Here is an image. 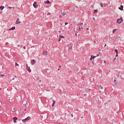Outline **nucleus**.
I'll use <instances>...</instances> for the list:
<instances>
[{
  "label": "nucleus",
  "instance_id": "20",
  "mask_svg": "<svg viewBox=\"0 0 124 124\" xmlns=\"http://www.w3.org/2000/svg\"><path fill=\"white\" fill-rule=\"evenodd\" d=\"M61 15H62V16H65V13H61Z\"/></svg>",
  "mask_w": 124,
  "mask_h": 124
},
{
  "label": "nucleus",
  "instance_id": "3",
  "mask_svg": "<svg viewBox=\"0 0 124 124\" xmlns=\"http://www.w3.org/2000/svg\"><path fill=\"white\" fill-rule=\"evenodd\" d=\"M21 23H22V22H21V20H20V18H17L16 21V25H18L19 24H21Z\"/></svg>",
  "mask_w": 124,
  "mask_h": 124
},
{
  "label": "nucleus",
  "instance_id": "41",
  "mask_svg": "<svg viewBox=\"0 0 124 124\" xmlns=\"http://www.w3.org/2000/svg\"><path fill=\"white\" fill-rule=\"evenodd\" d=\"M61 67H62L61 66H59V68H61Z\"/></svg>",
  "mask_w": 124,
  "mask_h": 124
},
{
  "label": "nucleus",
  "instance_id": "8",
  "mask_svg": "<svg viewBox=\"0 0 124 124\" xmlns=\"http://www.w3.org/2000/svg\"><path fill=\"white\" fill-rule=\"evenodd\" d=\"M44 3L45 4H51V2L50 1H49V0H47L46 1L44 2Z\"/></svg>",
  "mask_w": 124,
  "mask_h": 124
},
{
  "label": "nucleus",
  "instance_id": "17",
  "mask_svg": "<svg viewBox=\"0 0 124 124\" xmlns=\"http://www.w3.org/2000/svg\"><path fill=\"white\" fill-rule=\"evenodd\" d=\"M97 10H94L93 13V14H95V13H96V12H97Z\"/></svg>",
  "mask_w": 124,
  "mask_h": 124
},
{
  "label": "nucleus",
  "instance_id": "35",
  "mask_svg": "<svg viewBox=\"0 0 124 124\" xmlns=\"http://www.w3.org/2000/svg\"><path fill=\"white\" fill-rule=\"evenodd\" d=\"M93 20H95V18L94 17H93Z\"/></svg>",
  "mask_w": 124,
  "mask_h": 124
},
{
  "label": "nucleus",
  "instance_id": "2",
  "mask_svg": "<svg viewBox=\"0 0 124 124\" xmlns=\"http://www.w3.org/2000/svg\"><path fill=\"white\" fill-rule=\"evenodd\" d=\"M29 120H31V117L28 116L27 118H25V119L22 120L23 123H26L27 121H29Z\"/></svg>",
  "mask_w": 124,
  "mask_h": 124
},
{
  "label": "nucleus",
  "instance_id": "28",
  "mask_svg": "<svg viewBox=\"0 0 124 124\" xmlns=\"http://www.w3.org/2000/svg\"><path fill=\"white\" fill-rule=\"evenodd\" d=\"M23 49H26V46H23Z\"/></svg>",
  "mask_w": 124,
  "mask_h": 124
},
{
  "label": "nucleus",
  "instance_id": "29",
  "mask_svg": "<svg viewBox=\"0 0 124 124\" xmlns=\"http://www.w3.org/2000/svg\"><path fill=\"white\" fill-rule=\"evenodd\" d=\"M118 54L116 53V57H118Z\"/></svg>",
  "mask_w": 124,
  "mask_h": 124
},
{
  "label": "nucleus",
  "instance_id": "36",
  "mask_svg": "<svg viewBox=\"0 0 124 124\" xmlns=\"http://www.w3.org/2000/svg\"><path fill=\"white\" fill-rule=\"evenodd\" d=\"M94 43H96V41H94Z\"/></svg>",
  "mask_w": 124,
  "mask_h": 124
},
{
  "label": "nucleus",
  "instance_id": "49",
  "mask_svg": "<svg viewBox=\"0 0 124 124\" xmlns=\"http://www.w3.org/2000/svg\"><path fill=\"white\" fill-rule=\"evenodd\" d=\"M72 117H73V115H72Z\"/></svg>",
  "mask_w": 124,
  "mask_h": 124
},
{
  "label": "nucleus",
  "instance_id": "24",
  "mask_svg": "<svg viewBox=\"0 0 124 124\" xmlns=\"http://www.w3.org/2000/svg\"><path fill=\"white\" fill-rule=\"evenodd\" d=\"M8 8H9V9H11L13 8V9H14V7H8Z\"/></svg>",
  "mask_w": 124,
  "mask_h": 124
},
{
  "label": "nucleus",
  "instance_id": "5",
  "mask_svg": "<svg viewBox=\"0 0 124 124\" xmlns=\"http://www.w3.org/2000/svg\"><path fill=\"white\" fill-rule=\"evenodd\" d=\"M26 69L29 71V72H31V68L28 65V64H26Z\"/></svg>",
  "mask_w": 124,
  "mask_h": 124
},
{
  "label": "nucleus",
  "instance_id": "16",
  "mask_svg": "<svg viewBox=\"0 0 124 124\" xmlns=\"http://www.w3.org/2000/svg\"><path fill=\"white\" fill-rule=\"evenodd\" d=\"M100 5L102 7V8H103V3H100Z\"/></svg>",
  "mask_w": 124,
  "mask_h": 124
},
{
  "label": "nucleus",
  "instance_id": "21",
  "mask_svg": "<svg viewBox=\"0 0 124 124\" xmlns=\"http://www.w3.org/2000/svg\"><path fill=\"white\" fill-rule=\"evenodd\" d=\"M59 37H60V38H64V36H62V35H60V36H59Z\"/></svg>",
  "mask_w": 124,
  "mask_h": 124
},
{
  "label": "nucleus",
  "instance_id": "52",
  "mask_svg": "<svg viewBox=\"0 0 124 124\" xmlns=\"http://www.w3.org/2000/svg\"><path fill=\"white\" fill-rule=\"evenodd\" d=\"M89 91H91V89H89Z\"/></svg>",
  "mask_w": 124,
  "mask_h": 124
},
{
  "label": "nucleus",
  "instance_id": "23",
  "mask_svg": "<svg viewBox=\"0 0 124 124\" xmlns=\"http://www.w3.org/2000/svg\"><path fill=\"white\" fill-rule=\"evenodd\" d=\"M79 31H81V30H83L84 28H83V27H79Z\"/></svg>",
  "mask_w": 124,
  "mask_h": 124
},
{
  "label": "nucleus",
  "instance_id": "50",
  "mask_svg": "<svg viewBox=\"0 0 124 124\" xmlns=\"http://www.w3.org/2000/svg\"><path fill=\"white\" fill-rule=\"evenodd\" d=\"M109 7H111V5H109Z\"/></svg>",
  "mask_w": 124,
  "mask_h": 124
},
{
  "label": "nucleus",
  "instance_id": "6",
  "mask_svg": "<svg viewBox=\"0 0 124 124\" xmlns=\"http://www.w3.org/2000/svg\"><path fill=\"white\" fill-rule=\"evenodd\" d=\"M13 120H14V123H17V120H18V118L15 117L13 118Z\"/></svg>",
  "mask_w": 124,
  "mask_h": 124
},
{
  "label": "nucleus",
  "instance_id": "14",
  "mask_svg": "<svg viewBox=\"0 0 124 124\" xmlns=\"http://www.w3.org/2000/svg\"><path fill=\"white\" fill-rule=\"evenodd\" d=\"M77 26H83V23L80 22V23H78Z\"/></svg>",
  "mask_w": 124,
  "mask_h": 124
},
{
  "label": "nucleus",
  "instance_id": "38",
  "mask_svg": "<svg viewBox=\"0 0 124 124\" xmlns=\"http://www.w3.org/2000/svg\"><path fill=\"white\" fill-rule=\"evenodd\" d=\"M1 76H4V75H1Z\"/></svg>",
  "mask_w": 124,
  "mask_h": 124
},
{
  "label": "nucleus",
  "instance_id": "34",
  "mask_svg": "<svg viewBox=\"0 0 124 124\" xmlns=\"http://www.w3.org/2000/svg\"><path fill=\"white\" fill-rule=\"evenodd\" d=\"M116 58L114 59L113 62H115V60H116Z\"/></svg>",
  "mask_w": 124,
  "mask_h": 124
},
{
  "label": "nucleus",
  "instance_id": "13",
  "mask_svg": "<svg viewBox=\"0 0 124 124\" xmlns=\"http://www.w3.org/2000/svg\"><path fill=\"white\" fill-rule=\"evenodd\" d=\"M43 54L46 56L47 55V51H44Z\"/></svg>",
  "mask_w": 124,
  "mask_h": 124
},
{
  "label": "nucleus",
  "instance_id": "12",
  "mask_svg": "<svg viewBox=\"0 0 124 124\" xmlns=\"http://www.w3.org/2000/svg\"><path fill=\"white\" fill-rule=\"evenodd\" d=\"M55 104H56V101L53 100V103H52V107H54V105H55Z\"/></svg>",
  "mask_w": 124,
  "mask_h": 124
},
{
  "label": "nucleus",
  "instance_id": "40",
  "mask_svg": "<svg viewBox=\"0 0 124 124\" xmlns=\"http://www.w3.org/2000/svg\"><path fill=\"white\" fill-rule=\"evenodd\" d=\"M104 63H106V62L104 61Z\"/></svg>",
  "mask_w": 124,
  "mask_h": 124
},
{
  "label": "nucleus",
  "instance_id": "22",
  "mask_svg": "<svg viewBox=\"0 0 124 124\" xmlns=\"http://www.w3.org/2000/svg\"><path fill=\"white\" fill-rule=\"evenodd\" d=\"M15 66H16V67H17V66H19V64L17 63V62H16L15 63Z\"/></svg>",
  "mask_w": 124,
  "mask_h": 124
},
{
  "label": "nucleus",
  "instance_id": "39",
  "mask_svg": "<svg viewBox=\"0 0 124 124\" xmlns=\"http://www.w3.org/2000/svg\"><path fill=\"white\" fill-rule=\"evenodd\" d=\"M76 8H78V6H76Z\"/></svg>",
  "mask_w": 124,
  "mask_h": 124
},
{
  "label": "nucleus",
  "instance_id": "9",
  "mask_svg": "<svg viewBox=\"0 0 124 124\" xmlns=\"http://www.w3.org/2000/svg\"><path fill=\"white\" fill-rule=\"evenodd\" d=\"M36 62L35 60H32L31 62V64H34Z\"/></svg>",
  "mask_w": 124,
  "mask_h": 124
},
{
  "label": "nucleus",
  "instance_id": "42",
  "mask_svg": "<svg viewBox=\"0 0 124 124\" xmlns=\"http://www.w3.org/2000/svg\"><path fill=\"white\" fill-rule=\"evenodd\" d=\"M87 31H89V28H87Z\"/></svg>",
  "mask_w": 124,
  "mask_h": 124
},
{
  "label": "nucleus",
  "instance_id": "44",
  "mask_svg": "<svg viewBox=\"0 0 124 124\" xmlns=\"http://www.w3.org/2000/svg\"><path fill=\"white\" fill-rule=\"evenodd\" d=\"M39 82H41V80H39Z\"/></svg>",
  "mask_w": 124,
  "mask_h": 124
},
{
  "label": "nucleus",
  "instance_id": "7",
  "mask_svg": "<svg viewBox=\"0 0 124 124\" xmlns=\"http://www.w3.org/2000/svg\"><path fill=\"white\" fill-rule=\"evenodd\" d=\"M36 2H34V3L33 4V6L34 7V8H37V7H38V6L36 5Z\"/></svg>",
  "mask_w": 124,
  "mask_h": 124
},
{
  "label": "nucleus",
  "instance_id": "11",
  "mask_svg": "<svg viewBox=\"0 0 124 124\" xmlns=\"http://www.w3.org/2000/svg\"><path fill=\"white\" fill-rule=\"evenodd\" d=\"M95 57H96L95 56H92L91 58H90V61H92V60H93V59H95Z\"/></svg>",
  "mask_w": 124,
  "mask_h": 124
},
{
  "label": "nucleus",
  "instance_id": "37",
  "mask_svg": "<svg viewBox=\"0 0 124 124\" xmlns=\"http://www.w3.org/2000/svg\"><path fill=\"white\" fill-rule=\"evenodd\" d=\"M74 68H75L76 69H77V67H74Z\"/></svg>",
  "mask_w": 124,
  "mask_h": 124
},
{
  "label": "nucleus",
  "instance_id": "48",
  "mask_svg": "<svg viewBox=\"0 0 124 124\" xmlns=\"http://www.w3.org/2000/svg\"><path fill=\"white\" fill-rule=\"evenodd\" d=\"M58 70H60V69H58Z\"/></svg>",
  "mask_w": 124,
  "mask_h": 124
},
{
  "label": "nucleus",
  "instance_id": "19",
  "mask_svg": "<svg viewBox=\"0 0 124 124\" xmlns=\"http://www.w3.org/2000/svg\"><path fill=\"white\" fill-rule=\"evenodd\" d=\"M116 31H117V29H114L112 31V33H115V32H116Z\"/></svg>",
  "mask_w": 124,
  "mask_h": 124
},
{
  "label": "nucleus",
  "instance_id": "1",
  "mask_svg": "<svg viewBox=\"0 0 124 124\" xmlns=\"http://www.w3.org/2000/svg\"><path fill=\"white\" fill-rule=\"evenodd\" d=\"M124 21V19H123V17H121L119 18H118L116 22L118 24H121V23H123Z\"/></svg>",
  "mask_w": 124,
  "mask_h": 124
},
{
  "label": "nucleus",
  "instance_id": "47",
  "mask_svg": "<svg viewBox=\"0 0 124 124\" xmlns=\"http://www.w3.org/2000/svg\"><path fill=\"white\" fill-rule=\"evenodd\" d=\"M106 44L105 45V47H106Z\"/></svg>",
  "mask_w": 124,
  "mask_h": 124
},
{
  "label": "nucleus",
  "instance_id": "30",
  "mask_svg": "<svg viewBox=\"0 0 124 124\" xmlns=\"http://www.w3.org/2000/svg\"><path fill=\"white\" fill-rule=\"evenodd\" d=\"M0 14H2V12L0 11Z\"/></svg>",
  "mask_w": 124,
  "mask_h": 124
},
{
  "label": "nucleus",
  "instance_id": "27",
  "mask_svg": "<svg viewBox=\"0 0 124 124\" xmlns=\"http://www.w3.org/2000/svg\"><path fill=\"white\" fill-rule=\"evenodd\" d=\"M114 84H115V85H117V82H116V79L114 80Z\"/></svg>",
  "mask_w": 124,
  "mask_h": 124
},
{
  "label": "nucleus",
  "instance_id": "15",
  "mask_svg": "<svg viewBox=\"0 0 124 124\" xmlns=\"http://www.w3.org/2000/svg\"><path fill=\"white\" fill-rule=\"evenodd\" d=\"M11 30H15V27H13L12 28L9 29V31H11Z\"/></svg>",
  "mask_w": 124,
  "mask_h": 124
},
{
  "label": "nucleus",
  "instance_id": "26",
  "mask_svg": "<svg viewBox=\"0 0 124 124\" xmlns=\"http://www.w3.org/2000/svg\"><path fill=\"white\" fill-rule=\"evenodd\" d=\"M61 39H62V38H61L60 37H59V39L58 40L59 42H60V41H61Z\"/></svg>",
  "mask_w": 124,
  "mask_h": 124
},
{
  "label": "nucleus",
  "instance_id": "33",
  "mask_svg": "<svg viewBox=\"0 0 124 124\" xmlns=\"http://www.w3.org/2000/svg\"><path fill=\"white\" fill-rule=\"evenodd\" d=\"M51 15L50 13H48V14H47V15Z\"/></svg>",
  "mask_w": 124,
  "mask_h": 124
},
{
  "label": "nucleus",
  "instance_id": "45",
  "mask_svg": "<svg viewBox=\"0 0 124 124\" xmlns=\"http://www.w3.org/2000/svg\"><path fill=\"white\" fill-rule=\"evenodd\" d=\"M86 25H87V24H84V26H86Z\"/></svg>",
  "mask_w": 124,
  "mask_h": 124
},
{
  "label": "nucleus",
  "instance_id": "46",
  "mask_svg": "<svg viewBox=\"0 0 124 124\" xmlns=\"http://www.w3.org/2000/svg\"><path fill=\"white\" fill-rule=\"evenodd\" d=\"M37 80H38V79H39V78H37Z\"/></svg>",
  "mask_w": 124,
  "mask_h": 124
},
{
  "label": "nucleus",
  "instance_id": "31",
  "mask_svg": "<svg viewBox=\"0 0 124 124\" xmlns=\"http://www.w3.org/2000/svg\"><path fill=\"white\" fill-rule=\"evenodd\" d=\"M60 18H62V15H60Z\"/></svg>",
  "mask_w": 124,
  "mask_h": 124
},
{
  "label": "nucleus",
  "instance_id": "4",
  "mask_svg": "<svg viewBox=\"0 0 124 124\" xmlns=\"http://www.w3.org/2000/svg\"><path fill=\"white\" fill-rule=\"evenodd\" d=\"M99 91L100 93H104V92H105V89L103 87H101Z\"/></svg>",
  "mask_w": 124,
  "mask_h": 124
},
{
  "label": "nucleus",
  "instance_id": "18",
  "mask_svg": "<svg viewBox=\"0 0 124 124\" xmlns=\"http://www.w3.org/2000/svg\"><path fill=\"white\" fill-rule=\"evenodd\" d=\"M4 8V6H2L0 7V9H1V10H2V9H3Z\"/></svg>",
  "mask_w": 124,
  "mask_h": 124
},
{
  "label": "nucleus",
  "instance_id": "51",
  "mask_svg": "<svg viewBox=\"0 0 124 124\" xmlns=\"http://www.w3.org/2000/svg\"><path fill=\"white\" fill-rule=\"evenodd\" d=\"M0 90H1V88H0Z\"/></svg>",
  "mask_w": 124,
  "mask_h": 124
},
{
  "label": "nucleus",
  "instance_id": "43",
  "mask_svg": "<svg viewBox=\"0 0 124 124\" xmlns=\"http://www.w3.org/2000/svg\"><path fill=\"white\" fill-rule=\"evenodd\" d=\"M76 36H77V33H76Z\"/></svg>",
  "mask_w": 124,
  "mask_h": 124
},
{
  "label": "nucleus",
  "instance_id": "32",
  "mask_svg": "<svg viewBox=\"0 0 124 124\" xmlns=\"http://www.w3.org/2000/svg\"><path fill=\"white\" fill-rule=\"evenodd\" d=\"M68 23H65V25H67Z\"/></svg>",
  "mask_w": 124,
  "mask_h": 124
},
{
  "label": "nucleus",
  "instance_id": "10",
  "mask_svg": "<svg viewBox=\"0 0 124 124\" xmlns=\"http://www.w3.org/2000/svg\"><path fill=\"white\" fill-rule=\"evenodd\" d=\"M119 9L122 11L124 10V6L121 5L120 7L119 8Z\"/></svg>",
  "mask_w": 124,
  "mask_h": 124
},
{
  "label": "nucleus",
  "instance_id": "25",
  "mask_svg": "<svg viewBox=\"0 0 124 124\" xmlns=\"http://www.w3.org/2000/svg\"><path fill=\"white\" fill-rule=\"evenodd\" d=\"M115 52H116V54H118V49H115Z\"/></svg>",
  "mask_w": 124,
  "mask_h": 124
}]
</instances>
